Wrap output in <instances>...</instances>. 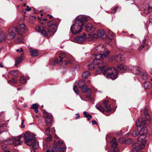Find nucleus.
Masks as SVG:
<instances>
[{
	"label": "nucleus",
	"instance_id": "nucleus-38",
	"mask_svg": "<svg viewBox=\"0 0 152 152\" xmlns=\"http://www.w3.org/2000/svg\"><path fill=\"white\" fill-rule=\"evenodd\" d=\"M8 82L10 84H13L15 83H16L17 80H15L14 78H12L11 80H8Z\"/></svg>",
	"mask_w": 152,
	"mask_h": 152
},
{
	"label": "nucleus",
	"instance_id": "nucleus-45",
	"mask_svg": "<svg viewBox=\"0 0 152 152\" xmlns=\"http://www.w3.org/2000/svg\"><path fill=\"white\" fill-rule=\"evenodd\" d=\"M87 93L89 95H90L91 94V89L88 88L86 90Z\"/></svg>",
	"mask_w": 152,
	"mask_h": 152
},
{
	"label": "nucleus",
	"instance_id": "nucleus-50",
	"mask_svg": "<svg viewBox=\"0 0 152 152\" xmlns=\"http://www.w3.org/2000/svg\"><path fill=\"white\" fill-rule=\"evenodd\" d=\"M63 144V142L61 141H58L57 143V145L59 146H61L62 145V144Z\"/></svg>",
	"mask_w": 152,
	"mask_h": 152
},
{
	"label": "nucleus",
	"instance_id": "nucleus-22",
	"mask_svg": "<svg viewBox=\"0 0 152 152\" xmlns=\"http://www.w3.org/2000/svg\"><path fill=\"white\" fill-rule=\"evenodd\" d=\"M124 59L123 56L121 54L118 55L115 57V60L117 62H120L123 61Z\"/></svg>",
	"mask_w": 152,
	"mask_h": 152
},
{
	"label": "nucleus",
	"instance_id": "nucleus-20",
	"mask_svg": "<svg viewBox=\"0 0 152 152\" xmlns=\"http://www.w3.org/2000/svg\"><path fill=\"white\" fill-rule=\"evenodd\" d=\"M51 115L49 114L46 115L45 117V119L47 125L50 124L52 121Z\"/></svg>",
	"mask_w": 152,
	"mask_h": 152
},
{
	"label": "nucleus",
	"instance_id": "nucleus-54",
	"mask_svg": "<svg viewBox=\"0 0 152 152\" xmlns=\"http://www.w3.org/2000/svg\"><path fill=\"white\" fill-rule=\"evenodd\" d=\"M149 22L150 23H152V14L149 17Z\"/></svg>",
	"mask_w": 152,
	"mask_h": 152
},
{
	"label": "nucleus",
	"instance_id": "nucleus-43",
	"mask_svg": "<svg viewBox=\"0 0 152 152\" xmlns=\"http://www.w3.org/2000/svg\"><path fill=\"white\" fill-rule=\"evenodd\" d=\"M50 130V127H48L45 130L46 133L47 135H48L49 134Z\"/></svg>",
	"mask_w": 152,
	"mask_h": 152
},
{
	"label": "nucleus",
	"instance_id": "nucleus-40",
	"mask_svg": "<svg viewBox=\"0 0 152 152\" xmlns=\"http://www.w3.org/2000/svg\"><path fill=\"white\" fill-rule=\"evenodd\" d=\"M148 12H145L146 15L150 13L152 11V7H151L149 5L148 6Z\"/></svg>",
	"mask_w": 152,
	"mask_h": 152
},
{
	"label": "nucleus",
	"instance_id": "nucleus-42",
	"mask_svg": "<svg viewBox=\"0 0 152 152\" xmlns=\"http://www.w3.org/2000/svg\"><path fill=\"white\" fill-rule=\"evenodd\" d=\"M141 126L145 124L146 120L145 118H142L140 122Z\"/></svg>",
	"mask_w": 152,
	"mask_h": 152
},
{
	"label": "nucleus",
	"instance_id": "nucleus-30",
	"mask_svg": "<svg viewBox=\"0 0 152 152\" xmlns=\"http://www.w3.org/2000/svg\"><path fill=\"white\" fill-rule=\"evenodd\" d=\"M10 74L14 77H17L18 75V72L17 70H13L10 72Z\"/></svg>",
	"mask_w": 152,
	"mask_h": 152
},
{
	"label": "nucleus",
	"instance_id": "nucleus-56",
	"mask_svg": "<svg viewBox=\"0 0 152 152\" xmlns=\"http://www.w3.org/2000/svg\"><path fill=\"white\" fill-rule=\"evenodd\" d=\"M103 105L105 106L106 105L108 104V101L107 100H104L103 102Z\"/></svg>",
	"mask_w": 152,
	"mask_h": 152
},
{
	"label": "nucleus",
	"instance_id": "nucleus-49",
	"mask_svg": "<svg viewBox=\"0 0 152 152\" xmlns=\"http://www.w3.org/2000/svg\"><path fill=\"white\" fill-rule=\"evenodd\" d=\"M125 139L124 138H119L118 140L119 142L120 143H123Z\"/></svg>",
	"mask_w": 152,
	"mask_h": 152
},
{
	"label": "nucleus",
	"instance_id": "nucleus-31",
	"mask_svg": "<svg viewBox=\"0 0 152 152\" xmlns=\"http://www.w3.org/2000/svg\"><path fill=\"white\" fill-rule=\"evenodd\" d=\"M7 124L6 123H4L3 124H2L0 126V133H1L2 132H4L5 129L3 128V127H5L7 126Z\"/></svg>",
	"mask_w": 152,
	"mask_h": 152
},
{
	"label": "nucleus",
	"instance_id": "nucleus-9",
	"mask_svg": "<svg viewBox=\"0 0 152 152\" xmlns=\"http://www.w3.org/2000/svg\"><path fill=\"white\" fill-rule=\"evenodd\" d=\"M59 58H60V61L61 62V63L60 64L61 66L66 65L69 63V61L68 60V58L65 53H60Z\"/></svg>",
	"mask_w": 152,
	"mask_h": 152
},
{
	"label": "nucleus",
	"instance_id": "nucleus-52",
	"mask_svg": "<svg viewBox=\"0 0 152 152\" xmlns=\"http://www.w3.org/2000/svg\"><path fill=\"white\" fill-rule=\"evenodd\" d=\"M92 37L95 38L97 39L99 37L98 34H92Z\"/></svg>",
	"mask_w": 152,
	"mask_h": 152
},
{
	"label": "nucleus",
	"instance_id": "nucleus-57",
	"mask_svg": "<svg viewBox=\"0 0 152 152\" xmlns=\"http://www.w3.org/2000/svg\"><path fill=\"white\" fill-rule=\"evenodd\" d=\"M144 45H142L138 49L139 51H140L142 50V49L144 48Z\"/></svg>",
	"mask_w": 152,
	"mask_h": 152
},
{
	"label": "nucleus",
	"instance_id": "nucleus-14",
	"mask_svg": "<svg viewBox=\"0 0 152 152\" xmlns=\"http://www.w3.org/2000/svg\"><path fill=\"white\" fill-rule=\"evenodd\" d=\"M130 70L132 72L135 74H140V68L136 66H132Z\"/></svg>",
	"mask_w": 152,
	"mask_h": 152
},
{
	"label": "nucleus",
	"instance_id": "nucleus-41",
	"mask_svg": "<svg viewBox=\"0 0 152 152\" xmlns=\"http://www.w3.org/2000/svg\"><path fill=\"white\" fill-rule=\"evenodd\" d=\"M73 89L76 94H78L79 92L76 86H74Z\"/></svg>",
	"mask_w": 152,
	"mask_h": 152
},
{
	"label": "nucleus",
	"instance_id": "nucleus-64",
	"mask_svg": "<svg viewBox=\"0 0 152 152\" xmlns=\"http://www.w3.org/2000/svg\"><path fill=\"white\" fill-rule=\"evenodd\" d=\"M113 152H118V149L115 148H114L113 149Z\"/></svg>",
	"mask_w": 152,
	"mask_h": 152
},
{
	"label": "nucleus",
	"instance_id": "nucleus-15",
	"mask_svg": "<svg viewBox=\"0 0 152 152\" xmlns=\"http://www.w3.org/2000/svg\"><path fill=\"white\" fill-rule=\"evenodd\" d=\"M66 148H58L56 146L53 148L51 152H64Z\"/></svg>",
	"mask_w": 152,
	"mask_h": 152
},
{
	"label": "nucleus",
	"instance_id": "nucleus-55",
	"mask_svg": "<svg viewBox=\"0 0 152 152\" xmlns=\"http://www.w3.org/2000/svg\"><path fill=\"white\" fill-rule=\"evenodd\" d=\"M26 7H27V8L26 9H25V10L26 11H30L31 10V8L29 7L28 6H27Z\"/></svg>",
	"mask_w": 152,
	"mask_h": 152
},
{
	"label": "nucleus",
	"instance_id": "nucleus-58",
	"mask_svg": "<svg viewBox=\"0 0 152 152\" xmlns=\"http://www.w3.org/2000/svg\"><path fill=\"white\" fill-rule=\"evenodd\" d=\"M24 121V120H23L22 121L21 127L22 128H24L25 127V125L23 124Z\"/></svg>",
	"mask_w": 152,
	"mask_h": 152
},
{
	"label": "nucleus",
	"instance_id": "nucleus-7",
	"mask_svg": "<svg viewBox=\"0 0 152 152\" xmlns=\"http://www.w3.org/2000/svg\"><path fill=\"white\" fill-rule=\"evenodd\" d=\"M118 71L114 68H107L105 70L103 75L107 78L112 80L115 79L117 77Z\"/></svg>",
	"mask_w": 152,
	"mask_h": 152
},
{
	"label": "nucleus",
	"instance_id": "nucleus-60",
	"mask_svg": "<svg viewBox=\"0 0 152 152\" xmlns=\"http://www.w3.org/2000/svg\"><path fill=\"white\" fill-rule=\"evenodd\" d=\"M92 124L93 125H95V124H97V122L93 120L92 121Z\"/></svg>",
	"mask_w": 152,
	"mask_h": 152
},
{
	"label": "nucleus",
	"instance_id": "nucleus-18",
	"mask_svg": "<svg viewBox=\"0 0 152 152\" xmlns=\"http://www.w3.org/2000/svg\"><path fill=\"white\" fill-rule=\"evenodd\" d=\"M118 70L121 72H123L126 69V66L124 64H120L117 66Z\"/></svg>",
	"mask_w": 152,
	"mask_h": 152
},
{
	"label": "nucleus",
	"instance_id": "nucleus-59",
	"mask_svg": "<svg viewBox=\"0 0 152 152\" xmlns=\"http://www.w3.org/2000/svg\"><path fill=\"white\" fill-rule=\"evenodd\" d=\"M16 51L17 52H23V48H21L20 49H17L16 50Z\"/></svg>",
	"mask_w": 152,
	"mask_h": 152
},
{
	"label": "nucleus",
	"instance_id": "nucleus-6",
	"mask_svg": "<svg viewBox=\"0 0 152 152\" xmlns=\"http://www.w3.org/2000/svg\"><path fill=\"white\" fill-rule=\"evenodd\" d=\"M140 135V136L137 139L139 142L138 143H136L133 145V148L136 150L137 149H142L144 148L146 142V140L145 139L146 135Z\"/></svg>",
	"mask_w": 152,
	"mask_h": 152
},
{
	"label": "nucleus",
	"instance_id": "nucleus-25",
	"mask_svg": "<svg viewBox=\"0 0 152 152\" xmlns=\"http://www.w3.org/2000/svg\"><path fill=\"white\" fill-rule=\"evenodd\" d=\"M140 131L139 134H145L147 133L148 130L146 127H143L142 128Z\"/></svg>",
	"mask_w": 152,
	"mask_h": 152
},
{
	"label": "nucleus",
	"instance_id": "nucleus-5",
	"mask_svg": "<svg viewBox=\"0 0 152 152\" xmlns=\"http://www.w3.org/2000/svg\"><path fill=\"white\" fill-rule=\"evenodd\" d=\"M17 34L19 35V37H17V42H23V34L26 33L28 31L26 26L24 24L19 25L17 27H16Z\"/></svg>",
	"mask_w": 152,
	"mask_h": 152
},
{
	"label": "nucleus",
	"instance_id": "nucleus-17",
	"mask_svg": "<svg viewBox=\"0 0 152 152\" xmlns=\"http://www.w3.org/2000/svg\"><path fill=\"white\" fill-rule=\"evenodd\" d=\"M28 51L31 53V55L32 56H38V53L37 50L30 48L29 49Z\"/></svg>",
	"mask_w": 152,
	"mask_h": 152
},
{
	"label": "nucleus",
	"instance_id": "nucleus-26",
	"mask_svg": "<svg viewBox=\"0 0 152 152\" xmlns=\"http://www.w3.org/2000/svg\"><path fill=\"white\" fill-rule=\"evenodd\" d=\"M90 75V73L88 71H87L84 72L82 75V77L85 79L88 78Z\"/></svg>",
	"mask_w": 152,
	"mask_h": 152
},
{
	"label": "nucleus",
	"instance_id": "nucleus-62",
	"mask_svg": "<svg viewBox=\"0 0 152 152\" xmlns=\"http://www.w3.org/2000/svg\"><path fill=\"white\" fill-rule=\"evenodd\" d=\"M113 60V57H110L108 59L109 61H112Z\"/></svg>",
	"mask_w": 152,
	"mask_h": 152
},
{
	"label": "nucleus",
	"instance_id": "nucleus-51",
	"mask_svg": "<svg viewBox=\"0 0 152 152\" xmlns=\"http://www.w3.org/2000/svg\"><path fill=\"white\" fill-rule=\"evenodd\" d=\"M148 110L146 108L145 109L144 114L146 116H149V114L147 112Z\"/></svg>",
	"mask_w": 152,
	"mask_h": 152
},
{
	"label": "nucleus",
	"instance_id": "nucleus-10",
	"mask_svg": "<svg viewBox=\"0 0 152 152\" xmlns=\"http://www.w3.org/2000/svg\"><path fill=\"white\" fill-rule=\"evenodd\" d=\"M23 137L22 135H19L17 137H15L12 138L13 142V145H20L21 142L20 139Z\"/></svg>",
	"mask_w": 152,
	"mask_h": 152
},
{
	"label": "nucleus",
	"instance_id": "nucleus-28",
	"mask_svg": "<svg viewBox=\"0 0 152 152\" xmlns=\"http://www.w3.org/2000/svg\"><path fill=\"white\" fill-rule=\"evenodd\" d=\"M86 82L84 80L81 79L79 80L78 83V86L80 88H81L83 85L86 84Z\"/></svg>",
	"mask_w": 152,
	"mask_h": 152
},
{
	"label": "nucleus",
	"instance_id": "nucleus-47",
	"mask_svg": "<svg viewBox=\"0 0 152 152\" xmlns=\"http://www.w3.org/2000/svg\"><path fill=\"white\" fill-rule=\"evenodd\" d=\"M109 35L111 36L110 38L111 39H113L114 38V33L113 32H110Z\"/></svg>",
	"mask_w": 152,
	"mask_h": 152
},
{
	"label": "nucleus",
	"instance_id": "nucleus-12",
	"mask_svg": "<svg viewBox=\"0 0 152 152\" xmlns=\"http://www.w3.org/2000/svg\"><path fill=\"white\" fill-rule=\"evenodd\" d=\"M85 29L88 32H92L95 31V28L93 27L91 23H88L86 24Z\"/></svg>",
	"mask_w": 152,
	"mask_h": 152
},
{
	"label": "nucleus",
	"instance_id": "nucleus-34",
	"mask_svg": "<svg viewBox=\"0 0 152 152\" xmlns=\"http://www.w3.org/2000/svg\"><path fill=\"white\" fill-rule=\"evenodd\" d=\"M23 59V56L22 55H21L20 57H17L16 58V63L18 64L20 63L22 60Z\"/></svg>",
	"mask_w": 152,
	"mask_h": 152
},
{
	"label": "nucleus",
	"instance_id": "nucleus-61",
	"mask_svg": "<svg viewBox=\"0 0 152 152\" xmlns=\"http://www.w3.org/2000/svg\"><path fill=\"white\" fill-rule=\"evenodd\" d=\"M54 62H55L56 63H58V62L59 60L58 58H55L54 60Z\"/></svg>",
	"mask_w": 152,
	"mask_h": 152
},
{
	"label": "nucleus",
	"instance_id": "nucleus-63",
	"mask_svg": "<svg viewBox=\"0 0 152 152\" xmlns=\"http://www.w3.org/2000/svg\"><path fill=\"white\" fill-rule=\"evenodd\" d=\"M139 149H137V150L134 149V148L132 150L133 152H138V150Z\"/></svg>",
	"mask_w": 152,
	"mask_h": 152
},
{
	"label": "nucleus",
	"instance_id": "nucleus-13",
	"mask_svg": "<svg viewBox=\"0 0 152 152\" xmlns=\"http://www.w3.org/2000/svg\"><path fill=\"white\" fill-rule=\"evenodd\" d=\"M105 48L102 45H100L97 46L95 49V51L98 53L103 52L105 51Z\"/></svg>",
	"mask_w": 152,
	"mask_h": 152
},
{
	"label": "nucleus",
	"instance_id": "nucleus-3",
	"mask_svg": "<svg viewBox=\"0 0 152 152\" xmlns=\"http://www.w3.org/2000/svg\"><path fill=\"white\" fill-rule=\"evenodd\" d=\"M87 21V19L82 16L76 18L75 23L71 26L70 30L73 34H78L81 31L84 23Z\"/></svg>",
	"mask_w": 152,
	"mask_h": 152
},
{
	"label": "nucleus",
	"instance_id": "nucleus-23",
	"mask_svg": "<svg viewBox=\"0 0 152 152\" xmlns=\"http://www.w3.org/2000/svg\"><path fill=\"white\" fill-rule=\"evenodd\" d=\"M5 39V36L4 33L0 28V42L4 41Z\"/></svg>",
	"mask_w": 152,
	"mask_h": 152
},
{
	"label": "nucleus",
	"instance_id": "nucleus-2",
	"mask_svg": "<svg viewBox=\"0 0 152 152\" xmlns=\"http://www.w3.org/2000/svg\"><path fill=\"white\" fill-rule=\"evenodd\" d=\"M109 53L108 50H106L103 54H94L93 56L94 57L93 62L90 64L88 66V68L91 70L94 69L98 67V66L102 65L103 62L100 59L101 58L104 59L106 58Z\"/></svg>",
	"mask_w": 152,
	"mask_h": 152
},
{
	"label": "nucleus",
	"instance_id": "nucleus-16",
	"mask_svg": "<svg viewBox=\"0 0 152 152\" xmlns=\"http://www.w3.org/2000/svg\"><path fill=\"white\" fill-rule=\"evenodd\" d=\"M98 67H99V68L96 70V74L103 72L107 68L104 65H102L101 66H98Z\"/></svg>",
	"mask_w": 152,
	"mask_h": 152
},
{
	"label": "nucleus",
	"instance_id": "nucleus-39",
	"mask_svg": "<svg viewBox=\"0 0 152 152\" xmlns=\"http://www.w3.org/2000/svg\"><path fill=\"white\" fill-rule=\"evenodd\" d=\"M39 106L37 104V103L33 104H32L31 106V108L32 109H38V108Z\"/></svg>",
	"mask_w": 152,
	"mask_h": 152
},
{
	"label": "nucleus",
	"instance_id": "nucleus-21",
	"mask_svg": "<svg viewBox=\"0 0 152 152\" xmlns=\"http://www.w3.org/2000/svg\"><path fill=\"white\" fill-rule=\"evenodd\" d=\"M140 75L141 78L144 80H146L148 78L147 73L145 72H140Z\"/></svg>",
	"mask_w": 152,
	"mask_h": 152
},
{
	"label": "nucleus",
	"instance_id": "nucleus-8",
	"mask_svg": "<svg viewBox=\"0 0 152 152\" xmlns=\"http://www.w3.org/2000/svg\"><path fill=\"white\" fill-rule=\"evenodd\" d=\"M16 29V27L14 26L12 28H10L8 31V37H10V40H12L14 38H15V42L16 43H22V42H17V37H19V35L17 34V31Z\"/></svg>",
	"mask_w": 152,
	"mask_h": 152
},
{
	"label": "nucleus",
	"instance_id": "nucleus-46",
	"mask_svg": "<svg viewBox=\"0 0 152 152\" xmlns=\"http://www.w3.org/2000/svg\"><path fill=\"white\" fill-rule=\"evenodd\" d=\"M136 126L137 127H140L141 126L140 122L139 120H137L136 121Z\"/></svg>",
	"mask_w": 152,
	"mask_h": 152
},
{
	"label": "nucleus",
	"instance_id": "nucleus-37",
	"mask_svg": "<svg viewBox=\"0 0 152 152\" xmlns=\"http://www.w3.org/2000/svg\"><path fill=\"white\" fill-rule=\"evenodd\" d=\"M139 129H138L137 130H134L132 134V135L133 137L137 136L138 134H139Z\"/></svg>",
	"mask_w": 152,
	"mask_h": 152
},
{
	"label": "nucleus",
	"instance_id": "nucleus-24",
	"mask_svg": "<svg viewBox=\"0 0 152 152\" xmlns=\"http://www.w3.org/2000/svg\"><path fill=\"white\" fill-rule=\"evenodd\" d=\"M111 143L112 147L114 148H115L117 146L118 144L115 137L113 138L111 141Z\"/></svg>",
	"mask_w": 152,
	"mask_h": 152
},
{
	"label": "nucleus",
	"instance_id": "nucleus-19",
	"mask_svg": "<svg viewBox=\"0 0 152 152\" xmlns=\"http://www.w3.org/2000/svg\"><path fill=\"white\" fill-rule=\"evenodd\" d=\"M99 37L103 38H105L106 37V35L104 31L103 30H99L97 31Z\"/></svg>",
	"mask_w": 152,
	"mask_h": 152
},
{
	"label": "nucleus",
	"instance_id": "nucleus-4",
	"mask_svg": "<svg viewBox=\"0 0 152 152\" xmlns=\"http://www.w3.org/2000/svg\"><path fill=\"white\" fill-rule=\"evenodd\" d=\"M24 138L25 143L28 146L33 145V148L37 149L38 147L37 143L35 142V138L33 134H31L26 132L24 135Z\"/></svg>",
	"mask_w": 152,
	"mask_h": 152
},
{
	"label": "nucleus",
	"instance_id": "nucleus-11",
	"mask_svg": "<svg viewBox=\"0 0 152 152\" xmlns=\"http://www.w3.org/2000/svg\"><path fill=\"white\" fill-rule=\"evenodd\" d=\"M86 34H84L83 35L78 36L75 39V42L77 43H81L83 42L85 39Z\"/></svg>",
	"mask_w": 152,
	"mask_h": 152
},
{
	"label": "nucleus",
	"instance_id": "nucleus-27",
	"mask_svg": "<svg viewBox=\"0 0 152 152\" xmlns=\"http://www.w3.org/2000/svg\"><path fill=\"white\" fill-rule=\"evenodd\" d=\"M144 86L145 89H149L151 88V85L148 81H146L144 83Z\"/></svg>",
	"mask_w": 152,
	"mask_h": 152
},
{
	"label": "nucleus",
	"instance_id": "nucleus-35",
	"mask_svg": "<svg viewBox=\"0 0 152 152\" xmlns=\"http://www.w3.org/2000/svg\"><path fill=\"white\" fill-rule=\"evenodd\" d=\"M87 87L88 86L86 84L85 85H83V86L80 88H81L82 92L83 93H85L86 92V90L87 89Z\"/></svg>",
	"mask_w": 152,
	"mask_h": 152
},
{
	"label": "nucleus",
	"instance_id": "nucleus-48",
	"mask_svg": "<svg viewBox=\"0 0 152 152\" xmlns=\"http://www.w3.org/2000/svg\"><path fill=\"white\" fill-rule=\"evenodd\" d=\"M52 139V136L50 135L49 137L46 138V140L48 141H50Z\"/></svg>",
	"mask_w": 152,
	"mask_h": 152
},
{
	"label": "nucleus",
	"instance_id": "nucleus-36",
	"mask_svg": "<svg viewBox=\"0 0 152 152\" xmlns=\"http://www.w3.org/2000/svg\"><path fill=\"white\" fill-rule=\"evenodd\" d=\"M5 143L6 144L8 145H10L11 144L13 145V142L12 138L9 139H8L5 141Z\"/></svg>",
	"mask_w": 152,
	"mask_h": 152
},
{
	"label": "nucleus",
	"instance_id": "nucleus-32",
	"mask_svg": "<svg viewBox=\"0 0 152 152\" xmlns=\"http://www.w3.org/2000/svg\"><path fill=\"white\" fill-rule=\"evenodd\" d=\"M27 80L24 76H22L20 77V83L24 84L26 83Z\"/></svg>",
	"mask_w": 152,
	"mask_h": 152
},
{
	"label": "nucleus",
	"instance_id": "nucleus-53",
	"mask_svg": "<svg viewBox=\"0 0 152 152\" xmlns=\"http://www.w3.org/2000/svg\"><path fill=\"white\" fill-rule=\"evenodd\" d=\"M118 9V7H115V8H114L111 11V12L113 14L115 13L116 12V11Z\"/></svg>",
	"mask_w": 152,
	"mask_h": 152
},
{
	"label": "nucleus",
	"instance_id": "nucleus-44",
	"mask_svg": "<svg viewBox=\"0 0 152 152\" xmlns=\"http://www.w3.org/2000/svg\"><path fill=\"white\" fill-rule=\"evenodd\" d=\"M105 107L107 110V112H109L111 108L110 105L108 104L107 105H106Z\"/></svg>",
	"mask_w": 152,
	"mask_h": 152
},
{
	"label": "nucleus",
	"instance_id": "nucleus-33",
	"mask_svg": "<svg viewBox=\"0 0 152 152\" xmlns=\"http://www.w3.org/2000/svg\"><path fill=\"white\" fill-rule=\"evenodd\" d=\"M83 114L84 115L85 117L88 118V120H90L92 118L91 115L89 114H87V113L86 111L83 112Z\"/></svg>",
	"mask_w": 152,
	"mask_h": 152
},
{
	"label": "nucleus",
	"instance_id": "nucleus-1",
	"mask_svg": "<svg viewBox=\"0 0 152 152\" xmlns=\"http://www.w3.org/2000/svg\"><path fill=\"white\" fill-rule=\"evenodd\" d=\"M47 26V28L38 26L36 27L35 29L37 31L45 36H50L56 32V25L53 21H50L48 23Z\"/></svg>",
	"mask_w": 152,
	"mask_h": 152
},
{
	"label": "nucleus",
	"instance_id": "nucleus-29",
	"mask_svg": "<svg viewBox=\"0 0 152 152\" xmlns=\"http://www.w3.org/2000/svg\"><path fill=\"white\" fill-rule=\"evenodd\" d=\"M96 107L97 109L102 113H103L105 111L104 108L100 105L96 104Z\"/></svg>",
	"mask_w": 152,
	"mask_h": 152
}]
</instances>
